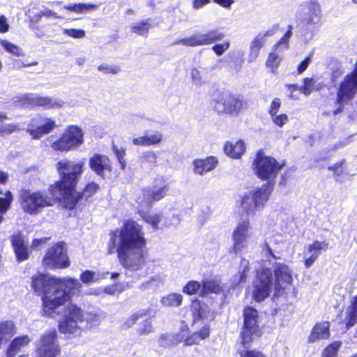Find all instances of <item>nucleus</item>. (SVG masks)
I'll return each instance as SVG.
<instances>
[{
    "label": "nucleus",
    "instance_id": "nucleus-40",
    "mask_svg": "<svg viewBox=\"0 0 357 357\" xmlns=\"http://www.w3.org/2000/svg\"><path fill=\"white\" fill-rule=\"evenodd\" d=\"M13 201V195L10 191H7L4 197H0V223L3 220V215L10 208L11 202Z\"/></svg>",
    "mask_w": 357,
    "mask_h": 357
},
{
    "label": "nucleus",
    "instance_id": "nucleus-48",
    "mask_svg": "<svg viewBox=\"0 0 357 357\" xmlns=\"http://www.w3.org/2000/svg\"><path fill=\"white\" fill-rule=\"evenodd\" d=\"M328 243L326 241H315L312 244L307 246V250L310 254H312L314 252L320 254V251L322 250H326L328 248Z\"/></svg>",
    "mask_w": 357,
    "mask_h": 357
},
{
    "label": "nucleus",
    "instance_id": "nucleus-26",
    "mask_svg": "<svg viewBox=\"0 0 357 357\" xmlns=\"http://www.w3.org/2000/svg\"><path fill=\"white\" fill-rule=\"evenodd\" d=\"M245 150L244 142L241 140L236 142H227L224 146L225 153L233 158H239Z\"/></svg>",
    "mask_w": 357,
    "mask_h": 357
},
{
    "label": "nucleus",
    "instance_id": "nucleus-45",
    "mask_svg": "<svg viewBox=\"0 0 357 357\" xmlns=\"http://www.w3.org/2000/svg\"><path fill=\"white\" fill-rule=\"evenodd\" d=\"M100 279V278L99 277V275H96V273L94 271L90 270L84 271L80 275V280L84 284L95 282Z\"/></svg>",
    "mask_w": 357,
    "mask_h": 357
},
{
    "label": "nucleus",
    "instance_id": "nucleus-13",
    "mask_svg": "<svg viewBox=\"0 0 357 357\" xmlns=\"http://www.w3.org/2000/svg\"><path fill=\"white\" fill-rule=\"evenodd\" d=\"M43 265L50 268H66L70 261L63 243H59L49 248L43 260Z\"/></svg>",
    "mask_w": 357,
    "mask_h": 357
},
{
    "label": "nucleus",
    "instance_id": "nucleus-31",
    "mask_svg": "<svg viewBox=\"0 0 357 357\" xmlns=\"http://www.w3.org/2000/svg\"><path fill=\"white\" fill-rule=\"evenodd\" d=\"M250 271V262L245 258L241 260L240 266L238 268V273L233 278L234 285H237L239 283L244 282L247 278L248 273Z\"/></svg>",
    "mask_w": 357,
    "mask_h": 357
},
{
    "label": "nucleus",
    "instance_id": "nucleus-10",
    "mask_svg": "<svg viewBox=\"0 0 357 357\" xmlns=\"http://www.w3.org/2000/svg\"><path fill=\"white\" fill-rule=\"evenodd\" d=\"M35 346L36 357H58L61 354L55 330L48 331L42 335Z\"/></svg>",
    "mask_w": 357,
    "mask_h": 357
},
{
    "label": "nucleus",
    "instance_id": "nucleus-51",
    "mask_svg": "<svg viewBox=\"0 0 357 357\" xmlns=\"http://www.w3.org/2000/svg\"><path fill=\"white\" fill-rule=\"evenodd\" d=\"M314 82L312 78H305L303 79V85L299 87V91H301L305 96H309L314 87Z\"/></svg>",
    "mask_w": 357,
    "mask_h": 357
},
{
    "label": "nucleus",
    "instance_id": "nucleus-37",
    "mask_svg": "<svg viewBox=\"0 0 357 357\" xmlns=\"http://www.w3.org/2000/svg\"><path fill=\"white\" fill-rule=\"evenodd\" d=\"M220 290V286L215 280H206L202 282V289L199 296H204L208 293H217Z\"/></svg>",
    "mask_w": 357,
    "mask_h": 357
},
{
    "label": "nucleus",
    "instance_id": "nucleus-30",
    "mask_svg": "<svg viewBox=\"0 0 357 357\" xmlns=\"http://www.w3.org/2000/svg\"><path fill=\"white\" fill-rule=\"evenodd\" d=\"M64 102L49 96H41L38 95L36 106L43 107L45 109L61 108Z\"/></svg>",
    "mask_w": 357,
    "mask_h": 357
},
{
    "label": "nucleus",
    "instance_id": "nucleus-24",
    "mask_svg": "<svg viewBox=\"0 0 357 357\" xmlns=\"http://www.w3.org/2000/svg\"><path fill=\"white\" fill-rule=\"evenodd\" d=\"M11 243L17 261H22L26 260L29 257V250L27 245L24 244L22 235H13Z\"/></svg>",
    "mask_w": 357,
    "mask_h": 357
},
{
    "label": "nucleus",
    "instance_id": "nucleus-20",
    "mask_svg": "<svg viewBox=\"0 0 357 357\" xmlns=\"http://www.w3.org/2000/svg\"><path fill=\"white\" fill-rule=\"evenodd\" d=\"M89 164L91 170L102 178H105L112 169L111 161L105 155L93 154L90 158Z\"/></svg>",
    "mask_w": 357,
    "mask_h": 357
},
{
    "label": "nucleus",
    "instance_id": "nucleus-2",
    "mask_svg": "<svg viewBox=\"0 0 357 357\" xmlns=\"http://www.w3.org/2000/svg\"><path fill=\"white\" fill-rule=\"evenodd\" d=\"M32 288L38 295H43V314L54 317L59 315L70 294H75L81 287L80 282L71 278H52L38 273L32 277Z\"/></svg>",
    "mask_w": 357,
    "mask_h": 357
},
{
    "label": "nucleus",
    "instance_id": "nucleus-29",
    "mask_svg": "<svg viewBox=\"0 0 357 357\" xmlns=\"http://www.w3.org/2000/svg\"><path fill=\"white\" fill-rule=\"evenodd\" d=\"M346 326L349 328L357 322V296H354L346 311Z\"/></svg>",
    "mask_w": 357,
    "mask_h": 357
},
{
    "label": "nucleus",
    "instance_id": "nucleus-35",
    "mask_svg": "<svg viewBox=\"0 0 357 357\" xmlns=\"http://www.w3.org/2000/svg\"><path fill=\"white\" fill-rule=\"evenodd\" d=\"M63 8L68 10L73 11L77 13H84L96 9L97 6L92 3H79L66 5Z\"/></svg>",
    "mask_w": 357,
    "mask_h": 357
},
{
    "label": "nucleus",
    "instance_id": "nucleus-15",
    "mask_svg": "<svg viewBox=\"0 0 357 357\" xmlns=\"http://www.w3.org/2000/svg\"><path fill=\"white\" fill-rule=\"evenodd\" d=\"M56 126V122L52 119L37 115L31 118L26 131L33 139H39L44 135L52 132Z\"/></svg>",
    "mask_w": 357,
    "mask_h": 357
},
{
    "label": "nucleus",
    "instance_id": "nucleus-34",
    "mask_svg": "<svg viewBox=\"0 0 357 357\" xmlns=\"http://www.w3.org/2000/svg\"><path fill=\"white\" fill-rule=\"evenodd\" d=\"M183 301V296L180 294H169L161 299V303L167 307H178Z\"/></svg>",
    "mask_w": 357,
    "mask_h": 357
},
{
    "label": "nucleus",
    "instance_id": "nucleus-25",
    "mask_svg": "<svg viewBox=\"0 0 357 357\" xmlns=\"http://www.w3.org/2000/svg\"><path fill=\"white\" fill-rule=\"evenodd\" d=\"M190 312L192 316V323L195 324L199 320L206 319L209 310L206 305L201 303L198 300H194L190 306Z\"/></svg>",
    "mask_w": 357,
    "mask_h": 357
},
{
    "label": "nucleus",
    "instance_id": "nucleus-4",
    "mask_svg": "<svg viewBox=\"0 0 357 357\" xmlns=\"http://www.w3.org/2000/svg\"><path fill=\"white\" fill-rule=\"evenodd\" d=\"M61 314L63 317L59 321V331L64 334L77 335L84 329L98 325L101 320V314L97 312L82 313L80 308L73 305L64 307Z\"/></svg>",
    "mask_w": 357,
    "mask_h": 357
},
{
    "label": "nucleus",
    "instance_id": "nucleus-33",
    "mask_svg": "<svg viewBox=\"0 0 357 357\" xmlns=\"http://www.w3.org/2000/svg\"><path fill=\"white\" fill-rule=\"evenodd\" d=\"M151 22L152 20L150 18L142 20L133 24L131 26V30L138 35L144 36L149 32V29L151 27Z\"/></svg>",
    "mask_w": 357,
    "mask_h": 357
},
{
    "label": "nucleus",
    "instance_id": "nucleus-41",
    "mask_svg": "<svg viewBox=\"0 0 357 357\" xmlns=\"http://www.w3.org/2000/svg\"><path fill=\"white\" fill-rule=\"evenodd\" d=\"M146 314L147 313L144 310L133 313L125 320L123 323L124 328H129L132 327L140 318L145 317Z\"/></svg>",
    "mask_w": 357,
    "mask_h": 357
},
{
    "label": "nucleus",
    "instance_id": "nucleus-53",
    "mask_svg": "<svg viewBox=\"0 0 357 357\" xmlns=\"http://www.w3.org/2000/svg\"><path fill=\"white\" fill-rule=\"evenodd\" d=\"M159 344L162 347H169L175 344L174 335L172 334L162 335L158 340Z\"/></svg>",
    "mask_w": 357,
    "mask_h": 357
},
{
    "label": "nucleus",
    "instance_id": "nucleus-47",
    "mask_svg": "<svg viewBox=\"0 0 357 357\" xmlns=\"http://www.w3.org/2000/svg\"><path fill=\"white\" fill-rule=\"evenodd\" d=\"M112 150L116 157L119 163L120 164L121 169L124 170L126 167V162L124 158L126 155L125 149L123 148L119 149L115 144H113Z\"/></svg>",
    "mask_w": 357,
    "mask_h": 357
},
{
    "label": "nucleus",
    "instance_id": "nucleus-61",
    "mask_svg": "<svg viewBox=\"0 0 357 357\" xmlns=\"http://www.w3.org/2000/svg\"><path fill=\"white\" fill-rule=\"evenodd\" d=\"M312 54H310L309 56H307L298 66V73L301 74L303 72H304L308 67L309 64L311 62L312 60Z\"/></svg>",
    "mask_w": 357,
    "mask_h": 357
},
{
    "label": "nucleus",
    "instance_id": "nucleus-57",
    "mask_svg": "<svg viewBox=\"0 0 357 357\" xmlns=\"http://www.w3.org/2000/svg\"><path fill=\"white\" fill-rule=\"evenodd\" d=\"M63 33L74 38H83L86 35L84 30L76 29H64Z\"/></svg>",
    "mask_w": 357,
    "mask_h": 357
},
{
    "label": "nucleus",
    "instance_id": "nucleus-49",
    "mask_svg": "<svg viewBox=\"0 0 357 357\" xmlns=\"http://www.w3.org/2000/svg\"><path fill=\"white\" fill-rule=\"evenodd\" d=\"M293 26L291 25L288 26V30L284 35V36L279 40L276 44L277 48H283L287 50L289 48V40L292 36Z\"/></svg>",
    "mask_w": 357,
    "mask_h": 357
},
{
    "label": "nucleus",
    "instance_id": "nucleus-27",
    "mask_svg": "<svg viewBox=\"0 0 357 357\" xmlns=\"http://www.w3.org/2000/svg\"><path fill=\"white\" fill-rule=\"evenodd\" d=\"M329 323L323 322L317 324L314 328L309 337L310 342H315L319 339H326L329 337Z\"/></svg>",
    "mask_w": 357,
    "mask_h": 357
},
{
    "label": "nucleus",
    "instance_id": "nucleus-63",
    "mask_svg": "<svg viewBox=\"0 0 357 357\" xmlns=\"http://www.w3.org/2000/svg\"><path fill=\"white\" fill-rule=\"evenodd\" d=\"M98 70L99 71L104 72L105 73H112L116 74L119 72L120 69L118 67L109 66H102L100 65L98 66Z\"/></svg>",
    "mask_w": 357,
    "mask_h": 357
},
{
    "label": "nucleus",
    "instance_id": "nucleus-17",
    "mask_svg": "<svg viewBox=\"0 0 357 357\" xmlns=\"http://www.w3.org/2000/svg\"><path fill=\"white\" fill-rule=\"evenodd\" d=\"M250 230L248 220H242L238 223L232 233L233 245L230 248V252L237 254L248 246V239L251 236Z\"/></svg>",
    "mask_w": 357,
    "mask_h": 357
},
{
    "label": "nucleus",
    "instance_id": "nucleus-50",
    "mask_svg": "<svg viewBox=\"0 0 357 357\" xmlns=\"http://www.w3.org/2000/svg\"><path fill=\"white\" fill-rule=\"evenodd\" d=\"M345 160L343 159L331 166L328 167V169L333 172L334 175L337 177L336 181H340V177L343 174L342 166L345 163Z\"/></svg>",
    "mask_w": 357,
    "mask_h": 357
},
{
    "label": "nucleus",
    "instance_id": "nucleus-38",
    "mask_svg": "<svg viewBox=\"0 0 357 357\" xmlns=\"http://www.w3.org/2000/svg\"><path fill=\"white\" fill-rule=\"evenodd\" d=\"M156 153L151 150L143 151L139 157V162L142 164L147 163L150 167L158 165Z\"/></svg>",
    "mask_w": 357,
    "mask_h": 357
},
{
    "label": "nucleus",
    "instance_id": "nucleus-43",
    "mask_svg": "<svg viewBox=\"0 0 357 357\" xmlns=\"http://www.w3.org/2000/svg\"><path fill=\"white\" fill-rule=\"evenodd\" d=\"M201 289V283L195 280H191L183 287V292L188 295H192L197 294V292L199 293Z\"/></svg>",
    "mask_w": 357,
    "mask_h": 357
},
{
    "label": "nucleus",
    "instance_id": "nucleus-11",
    "mask_svg": "<svg viewBox=\"0 0 357 357\" xmlns=\"http://www.w3.org/2000/svg\"><path fill=\"white\" fill-rule=\"evenodd\" d=\"M84 133L80 128L76 126H69L59 139L52 144L54 151H68L76 149L83 144Z\"/></svg>",
    "mask_w": 357,
    "mask_h": 357
},
{
    "label": "nucleus",
    "instance_id": "nucleus-3",
    "mask_svg": "<svg viewBox=\"0 0 357 357\" xmlns=\"http://www.w3.org/2000/svg\"><path fill=\"white\" fill-rule=\"evenodd\" d=\"M84 163L68 160H62L57 163L61 181L50 185V193L56 199H62L65 208L73 209L82 198L92 196L99 189V185L94 182L89 183L82 192L75 190V186L79 176L83 172Z\"/></svg>",
    "mask_w": 357,
    "mask_h": 357
},
{
    "label": "nucleus",
    "instance_id": "nucleus-23",
    "mask_svg": "<svg viewBox=\"0 0 357 357\" xmlns=\"http://www.w3.org/2000/svg\"><path fill=\"white\" fill-rule=\"evenodd\" d=\"M218 163V159L213 156H209L205 159H196L193 162L194 172L202 176L215 169Z\"/></svg>",
    "mask_w": 357,
    "mask_h": 357
},
{
    "label": "nucleus",
    "instance_id": "nucleus-39",
    "mask_svg": "<svg viewBox=\"0 0 357 357\" xmlns=\"http://www.w3.org/2000/svg\"><path fill=\"white\" fill-rule=\"evenodd\" d=\"M139 335H147L154 331L151 319L147 318L138 324L137 328Z\"/></svg>",
    "mask_w": 357,
    "mask_h": 357
},
{
    "label": "nucleus",
    "instance_id": "nucleus-59",
    "mask_svg": "<svg viewBox=\"0 0 357 357\" xmlns=\"http://www.w3.org/2000/svg\"><path fill=\"white\" fill-rule=\"evenodd\" d=\"M190 75L193 84L200 86L204 82L201 76V73L197 68L192 69Z\"/></svg>",
    "mask_w": 357,
    "mask_h": 357
},
{
    "label": "nucleus",
    "instance_id": "nucleus-9",
    "mask_svg": "<svg viewBox=\"0 0 357 357\" xmlns=\"http://www.w3.org/2000/svg\"><path fill=\"white\" fill-rule=\"evenodd\" d=\"M252 165L255 174L262 180H268L271 183L270 181L276 177L284 163L280 164L274 158L265 155L262 151H259Z\"/></svg>",
    "mask_w": 357,
    "mask_h": 357
},
{
    "label": "nucleus",
    "instance_id": "nucleus-6",
    "mask_svg": "<svg viewBox=\"0 0 357 357\" xmlns=\"http://www.w3.org/2000/svg\"><path fill=\"white\" fill-rule=\"evenodd\" d=\"M272 189L273 185L268 182L260 188L245 192L241 199V206L246 213L255 214L261 211L267 202Z\"/></svg>",
    "mask_w": 357,
    "mask_h": 357
},
{
    "label": "nucleus",
    "instance_id": "nucleus-42",
    "mask_svg": "<svg viewBox=\"0 0 357 357\" xmlns=\"http://www.w3.org/2000/svg\"><path fill=\"white\" fill-rule=\"evenodd\" d=\"M0 45L9 53L15 55V56H20L22 55H23V51L22 50L18 47L17 45H15L11 43H10L9 41H7V40H1L0 42Z\"/></svg>",
    "mask_w": 357,
    "mask_h": 357
},
{
    "label": "nucleus",
    "instance_id": "nucleus-16",
    "mask_svg": "<svg viewBox=\"0 0 357 357\" xmlns=\"http://www.w3.org/2000/svg\"><path fill=\"white\" fill-rule=\"evenodd\" d=\"M213 109L218 113L237 114L243 105V100L229 93L218 95L213 100Z\"/></svg>",
    "mask_w": 357,
    "mask_h": 357
},
{
    "label": "nucleus",
    "instance_id": "nucleus-52",
    "mask_svg": "<svg viewBox=\"0 0 357 357\" xmlns=\"http://www.w3.org/2000/svg\"><path fill=\"white\" fill-rule=\"evenodd\" d=\"M271 119L280 128H282L289 121L288 116L285 114H276L271 116Z\"/></svg>",
    "mask_w": 357,
    "mask_h": 357
},
{
    "label": "nucleus",
    "instance_id": "nucleus-28",
    "mask_svg": "<svg viewBox=\"0 0 357 357\" xmlns=\"http://www.w3.org/2000/svg\"><path fill=\"white\" fill-rule=\"evenodd\" d=\"M30 341L27 335L15 337L9 345L6 357H15L21 349L26 347Z\"/></svg>",
    "mask_w": 357,
    "mask_h": 357
},
{
    "label": "nucleus",
    "instance_id": "nucleus-1",
    "mask_svg": "<svg viewBox=\"0 0 357 357\" xmlns=\"http://www.w3.org/2000/svg\"><path fill=\"white\" fill-rule=\"evenodd\" d=\"M109 252L118 254L121 264L128 271L144 266L148 255L146 241L142 227L136 222H126L120 229L109 233Z\"/></svg>",
    "mask_w": 357,
    "mask_h": 357
},
{
    "label": "nucleus",
    "instance_id": "nucleus-58",
    "mask_svg": "<svg viewBox=\"0 0 357 357\" xmlns=\"http://www.w3.org/2000/svg\"><path fill=\"white\" fill-rule=\"evenodd\" d=\"M281 106V100L279 98H275L271 102L268 112L270 116L278 114V111Z\"/></svg>",
    "mask_w": 357,
    "mask_h": 357
},
{
    "label": "nucleus",
    "instance_id": "nucleus-60",
    "mask_svg": "<svg viewBox=\"0 0 357 357\" xmlns=\"http://www.w3.org/2000/svg\"><path fill=\"white\" fill-rule=\"evenodd\" d=\"M188 331V328L183 327L178 333L172 334L176 344L182 341H185V339L187 337Z\"/></svg>",
    "mask_w": 357,
    "mask_h": 357
},
{
    "label": "nucleus",
    "instance_id": "nucleus-46",
    "mask_svg": "<svg viewBox=\"0 0 357 357\" xmlns=\"http://www.w3.org/2000/svg\"><path fill=\"white\" fill-rule=\"evenodd\" d=\"M143 220L151 225L154 229H158V224L162 219V215L160 213L158 214H146L143 217Z\"/></svg>",
    "mask_w": 357,
    "mask_h": 357
},
{
    "label": "nucleus",
    "instance_id": "nucleus-32",
    "mask_svg": "<svg viewBox=\"0 0 357 357\" xmlns=\"http://www.w3.org/2000/svg\"><path fill=\"white\" fill-rule=\"evenodd\" d=\"M209 335V327L207 325L203 326V328L198 332H195L190 336H187L185 339L186 345H192L199 344L200 341L206 339Z\"/></svg>",
    "mask_w": 357,
    "mask_h": 357
},
{
    "label": "nucleus",
    "instance_id": "nucleus-14",
    "mask_svg": "<svg viewBox=\"0 0 357 357\" xmlns=\"http://www.w3.org/2000/svg\"><path fill=\"white\" fill-rule=\"evenodd\" d=\"M224 37L223 32L218 29H213L205 33H197L189 38L181 39L176 43L190 47L208 45L222 40Z\"/></svg>",
    "mask_w": 357,
    "mask_h": 357
},
{
    "label": "nucleus",
    "instance_id": "nucleus-5",
    "mask_svg": "<svg viewBox=\"0 0 357 357\" xmlns=\"http://www.w3.org/2000/svg\"><path fill=\"white\" fill-rule=\"evenodd\" d=\"M51 195L48 196L45 192L23 190L20 192V202L24 212L36 215L40 213L43 208L53 205L54 199H57Z\"/></svg>",
    "mask_w": 357,
    "mask_h": 357
},
{
    "label": "nucleus",
    "instance_id": "nucleus-22",
    "mask_svg": "<svg viewBox=\"0 0 357 357\" xmlns=\"http://www.w3.org/2000/svg\"><path fill=\"white\" fill-rule=\"evenodd\" d=\"M167 190L168 187L165 183L160 185L157 181L152 187L144 188L142 192L145 205L150 206L153 202L162 199L167 195Z\"/></svg>",
    "mask_w": 357,
    "mask_h": 357
},
{
    "label": "nucleus",
    "instance_id": "nucleus-8",
    "mask_svg": "<svg viewBox=\"0 0 357 357\" xmlns=\"http://www.w3.org/2000/svg\"><path fill=\"white\" fill-rule=\"evenodd\" d=\"M357 92V62L354 70L348 74L340 84L337 94L336 104L337 109L333 111L336 115L343 111L345 105L351 101Z\"/></svg>",
    "mask_w": 357,
    "mask_h": 357
},
{
    "label": "nucleus",
    "instance_id": "nucleus-18",
    "mask_svg": "<svg viewBox=\"0 0 357 357\" xmlns=\"http://www.w3.org/2000/svg\"><path fill=\"white\" fill-rule=\"evenodd\" d=\"M244 324L241 332V337L243 343L249 342L253 335H259V326L257 325V311L251 307H248L244 310Z\"/></svg>",
    "mask_w": 357,
    "mask_h": 357
},
{
    "label": "nucleus",
    "instance_id": "nucleus-12",
    "mask_svg": "<svg viewBox=\"0 0 357 357\" xmlns=\"http://www.w3.org/2000/svg\"><path fill=\"white\" fill-rule=\"evenodd\" d=\"M273 273L268 268H262L257 272V276L253 281V298L260 302L267 298L273 288Z\"/></svg>",
    "mask_w": 357,
    "mask_h": 357
},
{
    "label": "nucleus",
    "instance_id": "nucleus-19",
    "mask_svg": "<svg viewBox=\"0 0 357 357\" xmlns=\"http://www.w3.org/2000/svg\"><path fill=\"white\" fill-rule=\"evenodd\" d=\"M274 274L275 278V296H278L282 294L287 285L291 283V271L287 265L276 263L274 265Z\"/></svg>",
    "mask_w": 357,
    "mask_h": 357
},
{
    "label": "nucleus",
    "instance_id": "nucleus-44",
    "mask_svg": "<svg viewBox=\"0 0 357 357\" xmlns=\"http://www.w3.org/2000/svg\"><path fill=\"white\" fill-rule=\"evenodd\" d=\"M342 345L341 342H334L328 345L323 351L322 357H337V351Z\"/></svg>",
    "mask_w": 357,
    "mask_h": 357
},
{
    "label": "nucleus",
    "instance_id": "nucleus-36",
    "mask_svg": "<svg viewBox=\"0 0 357 357\" xmlns=\"http://www.w3.org/2000/svg\"><path fill=\"white\" fill-rule=\"evenodd\" d=\"M275 51L269 54L266 62V66L271 68L273 73L275 72V70L278 68L282 59V56L280 55L278 52H277L278 50L279 49L277 48V45H275Z\"/></svg>",
    "mask_w": 357,
    "mask_h": 357
},
{
    "label": "nucleus",
    "instance_id": "nucleus-56",
    "mask_svg": "<svg viewBox=\"0 0 357 357\" xmlns=\"http://www.w3.org/2000/svg\"><path fill=\"white\" fill-rule=\"evenodd\" d=\"M21 130L17 124L6 123L0 126V133L10 135L17 130Z\"/></svg>",
    "mask_w": 357,
    "mask_h": 357
},
{
    "label": "nucleus",
    "instance_id": "nucleus-64",
    "mask_svg": "<svg viewBox=\"0 0 357 357\" xmlns=\"http://www.w3.org/2000/svg\"><path fill=\"white\" fill-rule=\"evenodd\" d=\"M241 357H266L262 353L256 351L250 350L246 351H242L241 353Z\"/></svg>",
    "mask_w": 357,
    "mask_h": 357
},
{
    "label": "nucleus",
    "instance_id": "nucleus-7",
    "mask_svg": "<svg viewBox=\"0 0 357 357\" xmlns=\"http://www.w3.org/2000/svg\"><path fill=\"white\" fill-rule=\"evenodd\" d=\"M322 17L320 3L317 0H310L302 5L296 14L298 26L305 31H310L319 24Z\"/></svg>",
    "mask_w": 357,
    "mask_h": 357
},
{
    "label": "nucleus",
    "instance_id": "nucleus-55",
    "mask_svg": "<svg viewBox=\"0 0 357 357\" xmlns=\"http://www.w3.org/2000/svg\"><path fill=\"white\" fill-rule=\"evenodd\" d=\"M146 135L149 146L158 144L162 140V135L160 132L155 131L152 134Z\"/></svg>",
    "mask_w": 357,
    "mask_h": 357
},
{
    "label": "nucleus",
    "instance_id": "nucleus-62",
    "mask_svg": "<svg viewBox=\"0 0 357 357\" xmlns=\"http://www.w3.org/2000/svg\"><path fill=\"white\" fill-rule=\"evenodd\" d=\"M26 97L27 93L20 94L15 98L13 102L17 107H24L27 105Z\"/></svg>",
    "mask_w": 357,
    "mask_h": 357
},
{
    "label": "nucleus",
    "instance_id": "nucleus-54",
    "mask_svg": "<svg viewBox=\"0 0 357 357\" xmlns=\"http://www.w3.org/2000/svg\"><path fill=\"white\" fill-rule=\"evenodd\" d=\"M230 46V42L225 40L222 43L215 44L212 47V50L218 56H221L226 52Z\"/></svg>",
    "mask_w": 357,
    "mask_h": 357
},
{
    "label": "nucleus",
    "instance_id": "nucleus-21",
    "mask_svg": "<svg viewBox=\"0 0 357 357\" xmlns=\"http://www.w3.org/2000/svg\"><path fill=\"white\" fill-rule=\"evenodd\" d=\"M275 33V28H271L265 31H260L251 41L250 45V52L248 55V61L252 63L255 61L259 54L260 49L266 43V38L273 36Z\"/></svg>",
    "mask_w": 357,
    "mask_h": 357
}]
</instances>
